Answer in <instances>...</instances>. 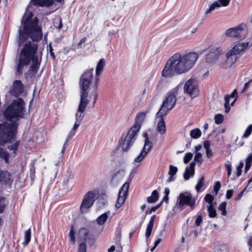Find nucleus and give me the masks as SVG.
Instances as JSON below:
<instances>
[{
  "mask_svg": "<svg viewBox=\"0 0 252 252\" xmlns=\"http://www.w3.org/2000/svg\"><path fill=\"white\" fill-rule=\"evenodd\" d=\"M54 26L56 27L58 29H62V28L63 27V24H62V20L61 18V17H59L56 19V21H55L54 22Z\"/></svg>",
  "mask_w": 252,
  "mask_h": 252,
  "instance_id": "nucleus-39",
  "label": "nucleus"
},
{
  "mask_svg": "<svg viewBox=\"0 0 252 252\" xmlns=\"http://www.w3.org/2000/svg\"><path fill=\"white\" fill-rule=\"evenodd\" d=\"M192 154L191 153H187L184 157V162L185 163H188L192 158Z\"/></svg>",
  "mask_w": 252,
  "mask_h": 252,
  "instance_id": "nucleus-40",
  "label": "nucleus"
},
{
  "mask_svg": "<svg viewBox=\"0 0 252 252\" xmlns=\"http://www.w3.org/2000/svg\"><path fill=\"white\" fill-rule=\"evenodd\" d=\"M79 233L82 237L84 241L86 242L89 238V232L87 228L83 227L80 229Z\"/></svg>",
  "mask_w": 252,
  "mask_h": 252,
  "instance_id": "nucleus-25",
  "label": "nucleus"
},
{
  "mask_svg": "<svg viewBox=\"0 0 252 252\" xmlns=\"http://www.w3.org/2000/svg\"><path fill=\"white\" fill-rule=\"evenodd\" d=\"M105 61L104 59H101L98 61L96 69H95V83H94V86L95 89H97L98 87V83L99 81V76L100 75V74L102 72V71L103 69V68L105 65Z\"/></svg>",
  "mask_w": 252,
  "mask_h": 252,
  "instance_id": "nucleus-16",
  "label": "nucleus"
},
{
  "mask_svg": "<svg viewBox=\"0 0 252 252\" xmlns=\"http://www.w3.org/2000/svg\"><path fill=\"white\" fill-rule=\"evenodd\" d=\"M24 101L19 97L8 105L3 112L6 122L0 123V145L11 143L16 138L19 126L18 121L24 118Z\"/></svg>",
  "mask_w": 252,
  "mask_h": 252,
  "instance_id": "nucleus-2",
  "label": "nucleus"
},
{
  "mask_svg": "<svg viewBox=\"0 0 252 252\" xmlns=\"http://www.w3.org/2000/svg\"><path fill=\"white\" fill-rule=\"evenodd\" d=\"M12 181L11 174L10 172L0 170V184L4 185H10Z\"/></svg>",
  "mask_w": 252,
  "mask_h": 252,
  "instance_id": "nucleus-17",
  "label": "nucleus"
},
{
  "mask_svg": "<svg viewBox=\"0 0 252 252\" xmlns=\"http://www.w3.org/2000/svg\"><path fill=\"white\" fill-rule=\"evenodd\" d=\"M202 154L200 153H196L194 157V161L201 164L203 160L202 159Z\"/></svg>",
  "mask_w": 252,
  "mask_h": 252,
  "instance_id": "nucleus-37",
  "label": "nucleus"
},
{
  "mask_svg": "<svg viewBox=\"0 0 252 252\" xmlns=\"http://www.w3.org/2000/svg\"><path fill=\"white\" fill-rule=\"evenodd\" d=\"M153 147V143L150 140H146L145 141L144 146L142 149L143 151H145L146 154H148L151 150Z\"/></svg>",
  "mask_w": 252,
  "mask_h": 252,
  "instance_id": "nucleus-29",
  "label": "nucleus"
},
{
  "mask_svg": "<svg viewBox=\"0 0 252 252\" xmlns=\"http://www.w3.org/2000/svg\"><path fill=\"white\" fill-rule=\"evenodd\" d=\"M4 198L0 196V214L2 213L5 208Z\"/></svg>",
  "mask_w": 252,
  "mask_h": 252,
  "instance_id": "nucleus-43",
  "label": "nucleus"
},
{
  "mask_svg": "<svg viewBox=\"0 0 252 252\" xmlns=\"http://www.w3.org/2000/svg\"><path fill=\"white\" fill-rule=\"evenodd\" d=\"M227 203L225 201L221 203L219 206V209L220 210H223L226 209Z\"/></svg>",
  "mask_w": 252,
  "mask_h": 252,
  "instance_id": "nucleus-52",
  "label": "nucleus"
},
{
  "mask_svg": "<svg viewBox=\"0 0 252 252\" xmlns=\"http://www.w3.org/2000/svg\"><path fill=\"white\" fill-rule=\"evenodd\" d=\"M206 156L210 158L213 156V153L210 149L206 150Z\"/></svg>",
  "mask_w": 252,
  "mask_h": 252,
  "instance_id": "nucleus-58",
  "label": "nucleus"
},
{
  "mask_svg": "<svg viewBox=\"0 0 252 252\" xmlns=\"http://www.w3.org/2000/svg\"><path fill=\"white\" fill-rule=\"evenodd\" d=\"M221 187V184L220 181H217L215 183V185L214 187V190L216 194H217L219 190H220Z\"/></svg>",
  "mask_w": 252,
  "mask_h": 252,
  "instance_id": "nucleus-45",
  "label": "nucleus"
},
{
  "mask_svg": "<svg viewBox=\"0 0 252 252\" xmlns=\"http://www.w3.org/2000/svg\"><path fill=\"white\" fill-rule=\"evenodd\" d=\"M226 167L227 169V176H228V177H229L231 174L232 167H231V164H226Z\"/></svg>",
  "mask_w": 252,
  "mask_h": 252,
  "instance_id": "nucleus-54",
  "label": "nucleus"
},
{
  "mask_svg": "<svg viewBox=\"0 0 252 252\" xmlns=\"http://www.w3.org/2000/svg\"><path fill=\"white\" fill-rule=\"evenodd\" d=\"M196 199L189 192L181 193L177 199V204L179 208H183L185 205L189 206L192 210L195 207Z\"/></svg>",
  "mask_w": 252,
  "mask_h": 252,
  "instance_id": "nucleus-9",
  "label": "nucleus"
},
{
  "mask_svg": "<svg viewBox=\"0 0 252 252\" xmlns=\"http://www.w3.org/2000/svg\"><path fill=\"white\" fill-rule=\"evenodd\" d=\"M159 194L157 190L152 191L151 195L148 197L147 202L149 203H153L156 202L158 199Z\"/></svg>",
  "mask_w": 252,
  "mask_h": 252,
  "instance_id": "nucleus-22",
  "label": "nucleus"
},
{
  "mask_svg": "<svg viewBox=\"0 0 252 252\" xmlns=\"http://www.w3.org/2000/svg\"><path fill=\"white\" fill-rule=\"evenodd\" d=\"M249 42H240L236 44L226 53V63L230 65L234 63L238 58V55L244 50L249 46Z\"/></svg>",
  "mask_w": 252,
  "mask_h": 252,
  "instance_id": "nucleus-8",
  "label": "nucleus"
},
{
  "mask_svg": "<svg viewBox=\"0 0 252 252\" xmlns=\"http://www.w3.org/2000/svg\"><path fill=\"white\" fill-rule=\"evenodd\" d=\"M230 98V96L229 95H226L224 97L225 103L224 105L229 104V99Z\"/></svg>",
  "mask_w": 252,
  "mask_h": 252,
  "instance_id": "nucleus-56",
  "label": "nucleus"
},
{
  "mask_svg": "<svg viewBox=\"0 0 252 252\" xmlns=\"http://www.w3.org/2000/svg\"><path fill=\"white\" fill-rule=\"evenodd\" d=\"M24 89V85L20 80H16L12 83L8 93L12 96L18 97L21 94Z\"/></svg>",
  "mask_w": 252,
  "mask_h": 252,
  "instance_id": "nucleus-13",
  "label": "nucleus"
},
{
  "mask_svg": "<svg viewBox=\"0 0 252 252\" xmlns=\"http://www.w3.org/2000/svg\"><path fill=\"white\" fill-rule=\"evenodd\" d=\"M184 92L191 98L198 96L199 91L196 80L192 78L188 80L184 85Z\"/></svg>",
  "mask_w": 252,
  "mask_h": 252,
  "instance_id": "nucleus-10",
  "label": "nucleus"
},
{
  "mask_svg": "<svg viewBox=\"0 0 252 252\" xmlns=\"http://www.w3.org/2000/svg\"><path fill=\"white\" fill-rule=\"evenodd\" d=\"M9 155L8 152L0 147V158L4 159L6 163H9Z\"/></svg>",
  "mask_w": 252,
  "mask_h": 252,
  "instance_id": "nucleus-24",
  "label": "nucleus"
},
{
  "mask_svg": "<svg viewBox=\"0 0 252 252\" xmlns=\"http://www.w3.org/2000/svg\"><path fill=\"white\" fill-rule=\"evenodd\" d=\"M198 58V55L194 52L184 55L176 53L168 60L162 75L165 77H171L175 75L186 73L193 67Z\"/></svg>",
  "mask_w": 252,
  "mask_h": 252,
  "instance_id": "nucleus-3",
  "label": "nucleus"
},
{
  "mask_svg": "<svg viewBox=\"0 0 252 252\" xmlns=\"http://www.w3.org/2000/svg\"><path fill=\"white\" fill-rule=\"evenodd\" d=\"M95 200V194L91 191L88 192L84 197L80 210L82 214L86 213L93 206Z\"/></svg>",
  "mask_w": 252,
  "mask_h": 252,
  "instance_id": "nucleus-11",
  "label": "nucleus"
},
{
  "mask_svg": "<svg viewBox=\"0 0 252 252\" xmlns=\"http://www.w3.org/2000/svg\"><path fill=\"white\" fill-rule=\"evenodd\" d=\"M208 216L210 218H215L217 216L216 209L214 207L213 204L209 205L207 207Z\"/></svg>",
  "mask_w": 252,
  "mask_h": 252,
  "instance_id": "nucleus-26",
  "label": "nucleus"
},
{
  "mask_svg": "<svg viewBox=\"0 0 252 252\" xmlns=\"http://www.w3.org/2000/svg\"><path fill=\"white\" fill-rule=\"evenodd\" d=\"M129 186V184L128 182H126L120 189L115 204V206L116 208H120L124 203L126 198V195L127 194Z\"/></svg>",
  "mask_w": 252,
  "mask_h": 252,
  "instance_id": "nucleus-12",
  "label": "nucleus"
},
{
  "mask_svg": "<svg viewBox=\"0 0 252 252\" xmlns=\"http://www.w3.org/2000/svg\"><path fill=\"white\" fill-rule=\"evenodd\" d=\"M93 68L87 69L80 77L79 81L80 100L75 114V123L71 129V132L76 130L78 128L84 117V113L89 102V100L88 98V90L93 78Z\"/></svg>",
  "mask_w": 252,
  "mask_h": 252,
  "instance_id": "nucleus-4",
  "label": "nucleus"
},
{
  "mask_svg": "<svg viewBox=\"0 0 252 252\" xmlns=\"http://www.w3.org/2000/svg\"><path fill=\"white\" fill-rule=\"evenodd\" d=\"M204 177H202L198 179L197 185L195 186L196 190L198 192L200 189L204 186Z\"/></svg>",
  "mask_w": 252,
  "mask_h": 252,
  "instance_id": "nucleus-30",
  "label": "nucleus"
},
{
  "mask_svg": "<svg viewBox=\"0 0 252 252\" xmlns=\"http://www.w3.org/2000/svg\"><path fill=\"white\" fill-rule=\"evenodd\" d=\"M233 190L232 189L227 190L226 194V198L228 199H230L233 195Z\"/></svg>",
  "mask_w": 252,
  "mask_h": 252,
  "instance_id": "nucleus-49",
  "label": "nucleus"
},
{
  "mask_svg": "<svg viewBox=\"0 0 252 252\" xmlns=\"http://www.w3.org/2000/svg\"><path fill=\"white\" fill-rule=\"evenodd\" d=\"M248 245L250 247V248H249V250L250 251H251L252 252V237H251L249 241H248Z\"/></svg>",
  "mask_w": 252,
  "mask_h": 252,
  "instance_id": "nucleus-61",
  "label": "nucleus"
},
{
  "mask_svg": "<svg viewBox=\"0 0 252 252\" xmlns=\"http://www.w3.org/2000/svg\"><path fill=\"white\" fill-rule=\"evenodd\" d=\"M86 40H87L86 37H85L82 38L80 40V41L78 42V46H80L82 45V43H83L86 42Z\"/></svg>",
  "mask_w": 252,
  "mask_h": 252,
  "instance_id": "nucleus-62",
  "label": "nucleus"
},
{
  "mask_svg": "<svg viewBox=\"0 0 252 252\" xmlns=\"http://www.w3.org/2000/svg\"><path fill=\"white\" fill-rule=\"evenodd\" d=\"M110 212L108 211L99 216L96 220V223L100 225H103L108 219V214Z\"/></svg>",
  "mask_w": 252,
  "mask_h": 252,
  "instance_id": "nucleus-23",
  "label": "nucleus"
},
{
  "mask_svg": "<svg viewBox=\"0 0 252 252\" xmlns=\"http://www.w3.org/2000/svg\"><path fill=\"white\" fill-rule=\"evenodd\" d=\"M252 165L250 164H249L248 163H246L245 167V172H247L250 168Z\"/></svg>",
  "mask_w": 252,
  "mask_h": 252,
  "instance_id": "nucleus-64",
  "label": "nucleus"
},
{
  "mask_svg": "<svg viewBox=\"0 0 252 252\" xmlns=\"http://www.w3.org/2000/svg\"><path fill=\"white\" fill-rule=\"evenodd\" d=\"M147 155V154H146V153H145V151H143V150H142L139 155L138 156H137L135 158L134 161L136 162H140L144 159V158Z\"/></svg>",
  "mask_w": 252,
  "mask_h": 252,
  "instance_id": "nucleus-35",
  "label": "nucleus"
},
{
  "mask_svg": "<svg viewBox=\"0 0 252 252\" xmlns=\"http://www.w3.org/2000/svg\"><path fill=\"white\" fill-rule=\"evenodd\" d=\"M31 228H29L28 230H26L24 234V241L23 242V245L24 246H27L29 243L31 241Z\"/></svg>",
  "mask_w": 252,
  "mask_h": 252,
  "instance_id": "nucleus-28",
  "label": "nucleus"
},
{
  "mask_svg": "<svg viewBox=\"0 0 252 252\" xmlns=\"http://www.w3.org/2000/svg\"><path fill=\"white\" fill-rule=\"evenodd\" d=\"M49 52H50V55L53 59V60H55L56 58L55 55L54 53L53 52V49L52 48V46L50 44L49 46Z\"/></svg>",
  "mask_w": 252,
  "mask_h": 252,
  "instance_id": "nucleus-51",
  "label": "nucleus"
},
{
  "mask_svg": "<svg viewBox=\"0 0 252 252\" xmlns=\"http://www.w3.org/2000/svg\"><path fill=\"white\" fill-rule=\"evenodd\" d=\"M246 163L252 165V154H250L246 158Z\"/></svg>",
  "mask_w": 252,
  "mask_h": 252,
  "instance_id": "nucleus-55",
  "label": "nucleus"
},
{
  "mask_svg": "<svg viewBox=\"0 0 252 252\" xmlns=\"http://www.w3.org/2000/svg\"><path fill=\"white\" fill-rule=\"evenodd\" d=\"M74 135V133H73L71 131H70L69 133V134L68 135L67 137H66V142H68L71 138L72 137H73V136Z\"/></svg>",
  "mask_w": 252,
  "mask_h": 252,
  "instance_id": "nucleus-59",
  "label": "nucleus"
},
{
  "mask_svg": "<svg viewBox=\"0 0 252 252\" xmlns=\"http://www.w3.org/2000/svg\"><path fill=\"white\" fill-rule=\"evenodd\" d=\"M230 1V0H218L215 1L210 5L209 8L206 10L205 13L208 14L211 11L218 9L221 6H227L229 3Z\"/></svg>",
  "mask_w": 252,
  "mask_h": 252,
  "instance_id": "nucleus-15",
  "label": "nucleus"
},
{
  "mask_svg": "<svg viewBox=\"0 0 252 252\" xmlns=\"http://www.w3.org/2000/svg\"><path fill=\"white\" fill-rule=\"evenodd\" d=\"M156 218V215H153L151 218V219L149 222V223L147 224V228H146V231L145 233V236L146 237L147 240H148V238L150 237L152 229L154 226V223L155 221V220Z\"/></svg>",
  "mask_w": 252,
  "mask_h": 252,
  "instance_id": "nucleus-21",
  "label": "nucleus"
},
{
  "mask_svg": "<svg viewBox=\"0 0 252 252\" xmlns=\"http://www.w3.org/2000/svg\"><path fill=\"white\" fill-rule=\"evenodd\" d=\"M251 82H252V79L251 80H250V81H249L248 82L246 83L245 84V85H244V88H243V90H242V93L245 92L247 90V89H248V88L249 87V85H250V84Z\"/></svg>",
  "mask_w": 252,
  "mask_h": 252,
  "instance_id": "nucleus-53",
  "label": "nucleus"
},
{
  "mask_svg": "<svg viewBox=\"0 0 252 252\" xmlns=\"http://www.w3.org/2000/svg\"><path fill=\"white\" fill-rule=\"evenodd\" d=\"M138 127H131L126 134L123 133L119 141L118 146L122 147L123 151L126 152L129 151L135 141L138 133Z\"/></svg>",
  "mask_w": 252,
  "mask_h": 252,
  "instance_id": "nucleus-6",
  "label": "nucleus"
},
{
  "mask_svg": "<svg viewBox=\"0 0 252 252\" xmlns=\"http://www.w3.org/2000/svg\"><path fill=\"white\" fill-rule=\"evenodd\" d=\"M178 170L177 167L176 166H174L172 165H170L169 166V170L168 172V174L169 175H175L176 173H177Z\"/></svg>",
  "mask_w": 252,
  "mask_h": 252,
  "instance_id": "nucleus-41",
  "label": "nucleus"
},
{
  "mask_svg": "<svg viewBox=\"0 0 252 252\" xmlns=\"http://www.w3.org/2000/svg\"><path fill=\"white\" fill-rule=\"evenodd\" d=\"M97 89H96L95 88V86H94V102H96L97 99V94L96 93Z\"/></svg>",
  "mask_w": 252,
  "mask_h": 252,
  "instance_id": "nucleus-60",
  "label": "nucleus"
},
{
  "mask_svg": "<svg viewBox=\"0 0 252 252\" xmlns=\"http://www.w3.org/2000/svg\"><path fill=\"white\" fill-rule=\"evenodd\" d=\"M87 246L85 243H82L79 245L78 252H86Z\"/></svg>",
  "mask_w": 252,
  "mask_h": 252,
  "instance_id": "nucleus-44",
  "label": "nucleus"
},
{
  "mask_svg": "<svg viewBox=\"0 0 252 252\" xmlns=\"http://www.w3.org/2000/svg\"><path fill=\"white\" fill-rule=\"evenodd\" d=\"M201 135V131L199 128H195L190 131V136L192 138L197 139Z\"/></svg>",
  "mask_w": 252,
  "mask_h": 252,
  "instance_id": "nucleus-27",
  "label": "nucleus"
},
{
  "mask_svg": "<svg viewBox=\"0 0 252 252\" xmlns=\"http://www.w3.org/2000/svg\"><path fill=\"white\" fill-rule=\"evenodd\" d=\"M193 175L194 174H191V170L189 168V167H187L183 174L184 179L185 180H188L190 177Z\"/></svg>",
  "mask_w": 252,
  "mask_h": 252,
  "instance_id": "nucleus-33",
  "label": "nucleus"
},
{
  "mask_svg": "<svg viewBox=\"0 0 252 252\" xmlns=\"http://www.w3.org/2000/svg\"><path fill=\"white\" fill-rule=\"evenodd\" d=\"M73 178V176L72 174H70L66 179H65L64 180H63V185L65 186H67V185L69 183V182L70 181V179H72Z\"/></svg>",
  "mask_w": 252,
  "mask_h": 252,
  "instance_id": "nucleus-47",
  "label": "nucleus"
},
{
  "mask_svg": "<svg viewBox=\"0 0 252 252\" xmlns=\"http://www.w3.org/2000/svg\"><path fill=\"white\" fill-rule=\"evenodd\" d=\"M20 145V141H16L13 144L9 145L7 149L9 151H13L14 153H15L17 151L19 146Z\"/></svg>",
  "mask_w": 252,
  "mask_h": 252,
  "instance_id": "nucleus-31",
  "label": "nucleus"
},
{
  "mask_svg": "<svg viewBox=\"0 0 252 252\" xmlns=\"http://www.w3.org/2000/svg\"><path fill=\"white\" fill-rule=\"evenodd\" d=\"M252 132V124L248 126L247 128L246 129L244 134L242 136L243 138H247L251 134Z\"/></svg>",
  "mask_w": 252,
  "mask_h": 252,
  "instance_id": "nucleus-38",
  "label": "nucleus"
},
{
  "mask_svg": "<svg viewBox=\"0 0 252 252\" xmlns=\"http://www.w3.org/2000/svg\"><path fill=\"white\" fill-rule=\"evenodd\" d=\"M69 241L74 244L75 242V237L74 236V232L73 230V226L71 225L70 227V230L69 233Z\"/></svg>",
  "mask_w": 252,
  "mask_h": 252,
  "instance_id": "nucleus-34",
  "label": "nucleus"
},
{
  "mask_svg": "<svg viewBox=\"0 0 252 252\" xmlns=\"http://www.w3.org/2000/svg\"><path fill=\"white\" fill-rule=\"evenodd\" d=\"M56 1L61 3L64 0H55ZM32 3L34 5H38L40 6L49 7L53 4L52 0H32Z\"/></svg>",
  "mask_w": 252,
  "mask_h": 252,
  "instance_id": "nucleus-19",
  "label": "nucleus"
},
{
  "mask_svg": "<svg viewBox=\"0 0 252 252\" xmlns=\"http://www.w3.org/2000/svg\"><path fill=\"white\" fill-rule=\"evenodd\" d=\"M202 145L201 144H199L196 146L195 147V153H198V151H200L201 148H202Z\"/></svg>",
  "mask_w": 252,
  "mask_h": 252,
  "instance_id": "nucleus-63",
  "label": "nucleus"
},
{
  "mask_svg": "<svg viewBox=\"0 0 252 252\" xmlns=\"http://www.w3.org/2000/svg\"><path fill=\"white\" fill-rule=\"evenodd\" d=\"M21 23L23 29L20 26L18 30V46H21L23 43L28 40L29 37H31L32 41H29L23 47L19 54L17 65L16 66L15 75L20 76L23 73L24 66L32 64L29 69L25 73V77L32 78L38 71L40 65L41 58L39 60L36 53L38 49L37 43L42 37V29L38 24L37 17H23Z\"/></svg>",
  "mask_w": 252,
  "mask_h": 252,
  "instance_id": "nucleus-1",
  "label": "nucleus"
},
{
  "mask_svg": "<svg viewBox=\"0 0 252 252\" xmlns=\"http://www.w3.org/2000/svg\"><path fill=\"white\" fill-rule=\"evenodd\" d=\"M222 53L221 49L219 47H210L206 55L207 62L212 63L215 62Z\"/></svg>",
  "mask_w": 252,
  "mask_h": 252,
  "instance_id": "nucleus-14",
  "label": "nucleus"
},
{
  "mask_svg": "<svg viewBox=\"0 0 252 252\" xmlns=\"http://www.w3.org/2000/svg\"><path fill=\"white\" fill-rule=\"evenodd\" d=\"M195 161H191L189 164V169L191 170V174H194L195 172Z\"/></svg>",
  "mask_w": 252,
  "mask_h": 252,
  "instance_id": "nucleus-48",
  "label": "nucleus"
},
{
  "mask_svg": "<svg viewBox=\"0 0 252 252\" xmlns=\"http://www.w3.org/2000/svg\"><path fill=\"white\" fill-rule=\"evenodd\" d=\"M210 147V142L209 141H205L204 143V147L206 150L209 149Z\"/></svg>",
  "mask_w": 252,
  "mask_h": 252,
  "instance_id": "nucleus-57",
  "label": "nucleus"
},
{
  "mask_svg": "<svg viewBox=\"0 0 252 252\" xmlns=\"http://www.w3.org/2000/svg\"><path fill=\"white\" fill-rule=\"evenodd\" d=\"M148 113V111L145 112H141L138 113L135 118V123L134 126L132 127H138V130L136 132H138L141 127V124L145 119L147 114Z\"/></svg>",
  "mask_w": 252,
  "mask_h": 252,
  "instance_id": "nucleus-18",
  "label": "nucleus"
},
{
  "mask_svg": "<svg viewBox=\"0 0 252 252\" xmlns=\"http://www.w3.org/2000/svg\"><path fill=\"white\" fill-rule=\"evenodd\" d=\"M204 200L206 202L209 203V205L213 204V202L214 200V197L212 194L207 193L204 197Z\"/></svg>",
  "mask_w": 252,
  "mask_h": 252,
  "instance_id": "nucleus-36",
  "label": "nucleus"
},
{
  "mask_svg": "<svg viewBox=\"0 0 252 252\" xmlns=\"http://www.w3.org/2000/svg\"><path fill=\"white\" fill-rule=\"evenodd\" d=\"M202 221V217L201 215H198L195 221V224L196 226H199Z\"/></svg>",
  "mask_w": 252,
  "mask_h": 252,
  "instance_id": "nucleus-46",
  "label": "nucleus"
},
{
  "mask_svg": "<svg viewBox=\"0 0 252 252\" xmlns=\"http://www.w3.org/2000/svg\"><path fill=\"white\" fill-rule=\"evenodd\" d=\"M244 166V163L242 161H241L239 163V165L237 168V173L236 175L237 177L240 176L242 174V169Z\"/></svg>",
  "mask_w": 252,
  "mask_h": 252,
  "instance_id": "nucleus-42",
  "label": "nucleus"
},
{
  "mask_svg": "<svg viewBox=\"0 0 252 252\" xmlns=\"http://www.w3.org/2000/svg\"><path fill=\"white\" fill-rule=\"evenodd\" d=\"M157 117L160 118L157 125V131L160 134H163L166 131V126L163 117L164 115L161 116L160 115H156Z\"/></svg>",
  "mask_w": 252,
  "mask_h": 252,
  "instance_id": "nucleus-20",
  "label": "nucleus"
},
{
  "mask_svg": "<svg viewBox=\"0 0 252 252\" xmlns=\"http://www.w3.org/2000/svg\"><path fill=\"white\" fill-rule=\"evenodd\" d=\"M248 32L247 25L245 23H242L235 27L227 29L225 31L224 35L228 37L242 40L246 37Z\"/></svg>",
  "mask_w": 252,
  "mask_h": 252,
  "instance_id": "nucleus-7",
  "label": "nucleus"
},
{
  "mask_svg": "<svg viewBox=\"0 0 252 252\" xmlns=\"http://www.w3.org/2000/svg\"><path fill=\"white\" fill-rule=\"evenodd\" d=\"M246 187L245 188H244L238 195H237V196L235 198V201H237V200H239L241 199V198L242 197V195H243L244 192L245 191L246 189Z\"/></svg>",
  "mask_w": 252,
  "mask_h": 252,
  "instance_id": "nucleus-50",
  "label": "nucleus"
},
{
  "mask_svg": "<svg viewBox=\"0 0 252 252\" xmlns=\"http://www.w3.org/2000/svg\"><path fill=\"white\" fill-rule=\"evenodd\" d=\"M214 119L215 123L217 125H220L223 122L224 117L221 114H217L215 116Z\"/></svg>",
  "mask_w": 252,
  "mask_h": 252,
  "instance_id": "nucleus-32",
  "label": "nucleus"
},
{
  "mask_svg": "<svg viewBox=\"0 0 252 252\" xmlns=\"http://www.w3.org/2000/svg\"><path fill=\"white\" fill-rule=\"evenodd\" d=\"M179 88L176 87L169 91L165 96V99L161 105L158 115H166L173 108L176 103V95L178 94Z\"/></svg>",
  "mask_w": 252,
  "mask_h": 252,
  "instance_id": "nucleus-5",
  "label": "nucleus"
}]
</instances>
